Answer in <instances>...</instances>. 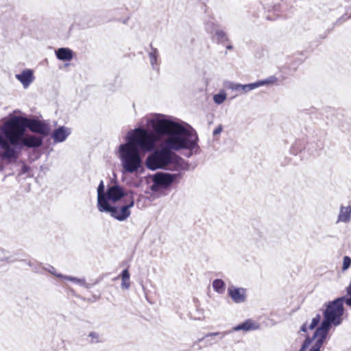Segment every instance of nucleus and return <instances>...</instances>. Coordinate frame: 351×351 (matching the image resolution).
<instances>
[{
    "label": "nucleus",
    "instance_id": "obj_1",
    "mask_svg": "<svg viewBox=\"0 0 351 351\" xmlns=\"http://www.w3.org/2000/svg\"><path fill=\"white\" fill-rule=\"evenodd\" d=\"M150 123L158 140L165 137L159 148L147 156V167L153 171L158 169H186V162L173 151L194 149L197 146V137L180 123L167 119L163 115L151 120Z\"/></svg>",
    "mask_w": 351,
    "mask_h": 351
},
{
    "label": "nucleus",
    "instance_id": "obj_2",
    "mask_svg": "<svg viewBox=\"0 0 351 351\" xmlns=\"http://www.w3.org/2000/svg\"><path fill=\"white\" fill-rule=\"evenodd\" d=\"M158 140L154 133L143 128H138L128 132L127 142L119 148L123 171L130 173L137 171L143 164L141 151L148 152L154 149Z\"/></svg>",
    "mask_w": 351,
    "mask_h": 351
},
{
    "label": "nucleus",
    "instance_id": "obj_3",
    "mask_svg": "<svg viewBox=\"0 0 351 351\" xmlns=\"http://www.w3.org/2000/svg\"><path fill=\"white\" fill-rule=\"evenodd\" d=\"M0 134V157L8 162L15 161L23 146L29 148L38 147L43 144V137L34 135L25 136V130L11 127L10 124L4 123Z\"/></svg>",
    "mask_w": 351,
    "mask_h": 351
},
{
    "label": "nucleus",
    "instance_id": "obj_4",
    "mask_svg": "<svg viewBox=\"0 0 351 351\" xmlns=\"http://www.w3.org/2000/svg\"><path fill=\"white\" fill-rule=\"evenodd\" d=\"M344 299L345 297L338 298L328 304L324 312V320L319 327L329 331L332 325L338 326L342 323Z\"/></svg>",
    "mask_w": 351,
    "mask_h": 351
},
{
    "label": "nucleus",
    "instance_id": "obj_5",
    "mask_svg": "<svg viewBox=\"0 0 351 351\" xmlns=\"http://www.w3.org/2000/svg\"><path fill=\"white\" fill-rule=\"evenodd\" d=\"M5 123L10 124L11 127L19 128L23 127L24 130H26L27 128L32 132L43 136H47L50 132L49 124L39 120L15 116L10 118Z\"/></svg>",
    "mask_w": 351,
    "mask_h": 351
},
{
    "label": "nucleus",
    "instance_id": "obj_6",
    "mask_svg": "<svg viewBox=\"0 0 351 351\" xmlns=\"http://www.w3.org/2000/svg\"><path fill=\"white\" fill-rule=\"evenodd\" d=\"M124 205L121 206H111L108 202L99 210L101 213H108L110 216L119 221H125L131 215L130 209L134 206V199L131 195L128 199L123 200Z\"/></svg>",
    "mask_w": 351,
    "mask_h": 351
},
{
    "label": "nucleus",
    "instance_id": "obj_7",
    "mask_svg": "<svg viewBox=\"0 0 351 351\" xmlns=\"http://www.w3.org/2000/svg\"><path fill=\"white\" fill-rule=\"evenodd\" d=\"M260 328L259 324L252 319H248L245 320L244 322L238 324L237 326L233 327L231 330L228 332H210L205 335L204 338H208V337H213L215 336H219L220 339H222L224 338V337L231 332H236L239 330H243L245 332L248 331H252V330H256Z\"/></svg>",
    "mask_w": 351,
    "mask_h": 351
},
{
    "label": "nucleus",
    "instance_id": "obj_8",
    "mask_svg": "<svg viewBox=\"0 0 351 351\" xmlns=\"http://www.w3.org/2000/svg\"><path fill=\"white\" fill-rule=\"evenodd\" d=\"M178 174L158 172L153 178L154 184L151 186L152 191H157L160 187L166 188L171 185L178 178Z\"/></svg>",
    "mask_w": 351,
    "mask_h": 351
},
{
    "label": "nucleus",
    "instance_id": "obj_9",
    "mask_svg": "<svg viewBox=\"0 0 351 351\" xmlns=\"http://www.w3.org/2000/svg\"><path fill=\"white\" fill-rule=\"evenodd\" d=\"M128 199L129 197L124 193L122 187L119 185L109 186L106 192L105 199L110 202L116 203L122 198Z\"/></svg>",
    "mask_w": 351,
    "mask_h": 351
},
{
    "label": "nucleus",
    "instance_id": "obj_10",
    "mask_svg": "<svg viewBox=\"0 0 351 351\" xmlns=\"http://www.w3.org/2000/svg\"><path fill=\"white\" fill-rule=\"evenodd\" d=\"M228 294L232 300L237 304L245 302L247 299L246 289L231 285L228 288Z\"/></svg>",
    "mask_w": 351,
    "mask_h": 351
},
{
    "label": "nucleus",
    "instance_id": "obj_11",
    "mask_svg": "<svg viewBox=\"0 0 351 351\" xmlns=\"http://www.w3.org/2000/svg\"><path fill=\"white\" fill-rule=\"evenodd\" d=\"M328 332V330L321 327L317 328L313 336V340L315 341L309 351H321V348L326 339Z\"/></svg>",
    "mask_w": 351,
    "mask_h": 351
},
{
    "label": "nucleus",
    "instance_id": "obj_12",
    "mask_svg": "<svg viewBox=\"0 0 351 351\" xmlns=\"http://www.w3.org/2000/svg\"><path fill=\"white\" fill-rule=\"evenodd\" d=\"M15 77L25 89L27 88L35 79L33 70L29 69H25L21 73L16 74Z\"/></svg>",
    "mask_w": 351,
    "mask_h": 351
},
{
    "label": "nucleus",
    "instance_id": "obj_13",
    "mask_svg": "<svg viewBox=\"0 0 351 351\" xmlns=\"http://www.w3.org/2000/svg\"><path fill=\"white\" fill-rule=\"evenodd\" d=\"M206 29L208 33L213 35L218 41L223 42L228 39L224 31L219 29L213 21H208L206 23Z\"/></svg>",
    "mask_w": 351,
    "mask_h": 351
},
{
    "label": "nucleus",
    "instance_id": "obj_14",
    "mask_svg": "<svg viewBox=\"0 0 351 351\" xmlns=\"http://www.w3.org/2000/svg\"><path fill=\"white\" fill-rule=\"evenodd\" d=\"M71 133V130L69 128L60 126L53 131L51 138L55 143H62L66 140Z\"/></svg>",
    "mask_w": 351,
    "mask_h": 351
},
{
    "label": "nucleus",
    "instance_id": "obj_15",
    "mask_svg": "<svg viewBox=\"0 0 351 351\" xmlns=\"http://www.w3.org/2000/svg\"><path fill=\"white\" fill-rule=\"evenodd\" d=\"M226 87L232 90L238 92L239 94L247 93L250 91L255 89L254 82L247 84H241L239 83H234L229 82L226 84Z\"/></svg>",
    "mask_w": 351,
    "mask_h": 351
},
{
    "label": "nucleus",
    "instance_id": "obj_16",
    "mask_svg": "<svg viewBox=\"0 0 351 351\" xmlns=\"http://www.w3.org/2000/svg\"><path fill=\"white\" fill-rule=\"evenodd\" d=\"M106 192L104 191V182L101 180L97 187V208L98 210H100L103 206H104L108 201L105 199Z\"/></svg>",
    "mask_w": 351,
    "mask_h": 351
},
{
    "label": "nucleus",
    "instance_id": "obj_17",
    "mask_svg": "<svg viewBox=\"0 0 351 351\" xmlns=\"http://www.w3.org/2000/svg\"><path fill=\"white\" fill-rule=\"evenodd\" d=\"M56 54L57 58L62 61H69L73 57L72 50L69 48H60L56 51Z\"/></svg>",
    "mask_w": 351,
    "mask_h": 351
},
{
    "label": "nucleus",
    "instance_id": "obj_18",
    "mask_svg": "<svg viewBox=\"0 0 351 351\" xmlns=\"http://www.w3.org/2000/svg\"><path fill=\"white\" fill-rule=\"evenodd\" d=\"M351 206H341L338 215V221L347 223L350 220Z\"/></svg>",
    "mask_w": 351,
    "mask_h": 351
},
{
    "label": "nucleus",
    "instance_id": "obj_19",
    "mask_svg": "<svg viewBox=\"0 0 351 351\" xmlns=\"http://www.w3.org/2000/svg\"><path fill=\"white\" fill-rule=\"evenodd\" d=\"M149 58L152 68L155 70H158V63L157 60L158 58V51L157 49L152 47H151V51L149 52Z\"/></svg>",
    "mask_w": 351,
    "mask_h": 351
},
{
    "label": "nucleus",
    "instance_id": "obj_20",
    "mask_svg": "<svg viewBox=\"0 0 351 351\" xmlns=\"http://www.w3.org/2000/svg\"><path fill=\"white\" fill-rule=\"evenodd\" d=\"M277 82H278V78L274 75H271L265 80H259V81L254 82V85H255V88H257L260 86H265V85L275 84Z\"/></svg>",
    "mask_w": 351,
    "mask_h": 351
},
{
    "label": "nucleus",
    "instance_id": "obj_21",
    "mask_svg": "<svg viewBox=\"0 0 351 351\" xmlns=\"http://www.w3.org/2000/svg\"><path fill=\"white\" fill-rule=\"evenodd\" d=\"M58 277L64 279V280H66L72 281V282L79 285L80 286L84 287L87 289L88 288V286L87 285L84 278H77L76 277H72V276H64V275H58Z\"/></svg>",
    "mask_w": 351,
    "mask_h": 351
},
{
    "label": "nucleus",
    "instance_id": "obj_22",
    "mask_svg": "<svg viewBox=\"0 0 351 351\" xmlns=\"http://www.w3.org/2000/svg\"><path fill=\"white\" fill-rule=\"evenodd\" d=\"M212 286L215 291L219 294L223 293L226 290V285L221 279H215L213 282Z\"/></svg>",
    "mask_w": 351,
    "mask_h": 351
},
{
    "label": "nucleus",
    "instance_id": "obj_23",
    "mask_svg": "<svg viewBox=\"0 0 351 351\" xmlns=\"http://www.w3.org/2000/svg\"><path fill=\"white\" fill-rule=\"evenodd\" d=\"M88 337L89 338V342L92 344L99 343L104 341L101 335L97 332H90Z\"/></svg>",
    "mask_w": 351,
    "mask_h": 351
},
{
    "label": "nucleus",
    "instance_id": "obj_24",
    "mask_svg": "<svg viewBox=\"0 0 351 351\" xmlns=\"http://www.w3.org/2000/svg\"><path fill=\"white\" fill-rule=\"evenodd\" d=\"M121 287L123 289H128L130 288V284L129 282L130 280V273L128 270L124 269L121 273Z\"/></svg>",
    "mask_w": 351,
    "mask_h": 351
},
{
    "label": "nucleus",
    "instance_id": "obj_25",
    "mask_svg": "<svg viewBox=\"0 0 351 351\" xmlns=\"http://www.w3.org/2000/svg\"><path fill=\"white\" fill-rule=\"evenodd\" d=\"M226 93L224 90L220 91L218 94L213 96V101L217 104H221L226 99Z\"/></svg>",
    "mask_w": 351,
    "mask_h": 351
},
{
    "label": "nucleus",
    "instance_id": "obj_26",
    "mask_svg": "<svg viewBox=\"0 0 351 351\" xmlns=\"http://www.w3.org/2000/svg\"><path fill=\"white\" fill-rule=\"evenodd\" d=\"M350 265H351V258L348 256H345L343 258L342 271H346L347 269H348V268L350 267Z\"/></svg>",
    "mask_w": 351,
    "mask_h": 351
},
{
    "label": "nucleus",
    "instance_id": "obj_27",
    "mask_svg": "<svg viewBox=\"0 0 351 351\" xmlns=\"http://www.w3.org/2000/svg\"><path fill=\"white\" fill-rule=\"evenodd\" d=\"M320 321V315H317L315 317H313L311 320V323L308 326V328L313 330L315 327L318 324Z\"/></svg>",
    "mask_w": 351,
    "mask_h": 351
},
{
    "label": "nucleus",
    "instance_id": "obj_28",
    "mask_svg": "<svg viewBox=\"0 0 351 351\" xmlns=\"http://www.w3.org/2000/svg\"><path fill=\"white\" fill-rule=\"evenodd\" d=\"M311 341H312L311 339L307 337L306 339V340L304 341L302 346L298 351H304L306 350V348L311 344Z\"/></svg>",
    "mask_w": 351,
    "mask_h": 351
},
{
    "label": "nucleus",
    "instance_id": "obj_29",
    "mask_svg": "<svg viewBox=\"0 0 351 351\" xmlns=\"http://www.w3.org/2000/svg\"><path fill=\"white\" fill-rule=\"evenodd\" d=\"M222 131V127L221 125H219L217 128H216L213 131V135H217L219 134Z\"/></svg>",
    "mask_w": 351,
    "mask_h": 351
},
{
    "label": "nucleus",
    "instance_id": "obj_30",
    "mask_svg": "<svg viewBox=\"0 0 351 351\" xmlns=\"http://www.w3.org/2000/svg\"><path fill=\"white\" fill-rule=\"evenodd\" d=\"M49 272H50L51 274H52L53 275L56 276L58 277V275H62L61 274H58L56 273V269L53 267H50V268L48 269Z\"/></svg>",
    "mask_w": 351,
    "mask_h": 351
},
{
    "label": "nucleus",
    "instance_id": "obj_31",
    "mask_svg": "<svg viewBox=\"0 0 351 351\" xmlns=\"http://www.w3.org/2000/svg\"><path fill=\"white\" fill-rule=\"evenodd\" d=\"M307 330V326H306V324H304L302 325V326L300 328V330L302 331V332H306Z\"/></svg>",
    "mask_w": 351,
    "mask_h": 351
},
{
    "label": "nucleus",
    "instance_id": "obj_32",
    "mask_svg": "<svg viewBox=\"0 0 351 351\" xmlns=\"http://www.w3.org/2000/svg\"><path fill=\"white\" fill-rule=\"evenodd\" d=\"M27 264H28V265H29V267H32V263H31V262H28V263H27Z\"/></svg>",
    "mask_w": 351,
    "mask_h": 351
},
{
    "label": "nucleus",
    "instance_id": "obj_33",
    "mask_svg": "<svg viewBox=\"0 0 351 351\" xmlns=\"http://www.w3.org/2000/svg\"><path fill=\"white\" fill-rule=\"evenodd\" d=\"M227 48H228V49H232V46H228V47H227Z\"/></svg>",
    "mask_w": 351,
    "mask_h": 351
},
{
    "label": "nucleus",
    "instance_id": "obj_34",
    "mask_svg": "<svg viewBox=\"0 0 351 351\" xmlns=\"http://www.w3.org/2000/svg\"><path fill=\"white\" fill-rule=\"evenodd\" d=\"M1 261H8L7 258H1Z\"/></svg>",
    "mask_w": 351,
    "mask_h": 351
}]
</instances>
